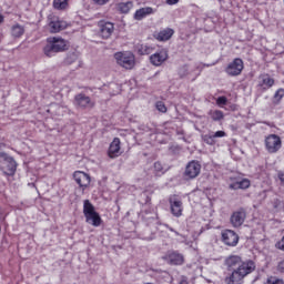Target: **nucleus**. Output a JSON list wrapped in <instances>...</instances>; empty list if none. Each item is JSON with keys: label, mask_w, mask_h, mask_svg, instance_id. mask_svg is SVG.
Returning <instances> with one entry per match:
<instances>
[{"label": "nucleus", "mask_w": 284, "mask_h": 284, "mask_svg": "<svg viewBox=\"0 0 284 284\" xmlns=\"http://www.w3.org/2000/svg\"><path fill=\"white\" fill-rule=\"evenodd\" d=\"M99 36L101 39H110L114 33V23L105 20H100L98 22Z\"/></svg>", "instance_id": "obj_12"}, {"label": "nucleus", "mask_w": 284, "mask_h": 284, "mask_svg": "<svg viewBox=\"0 0 284 284\" xmlns=\"http://www.w3.org/2000/svg\"><path fill=\"white\" fill-rule=\"evenodd\" d=\"M132 8H134V2H132V1L119 2L115 6V10L120 14H129V12H130V10H132Z\"/></svg>", "instance_id": "obj_22"}, {"label": "nucleus", "mask_w": 284, "mask_h": 284, "mask_svg": "<svg viewBox=\"0 0 284 284\" xmlns=\"http://www.w3.org/2000/svg\"><path fill=\"white\" fill-rule=\"evenodd\" d=\"M277 247V250H282V252H284V236L282 237L281 241H278L275 245Z\"/></svg>", "instance_id": "obj_36"}, {"label": "nucleus", "mask_w": 284, "mask_h": 284, "mask_svg": "<svg viewBox=\"0 0 284 284\" xmlns=\"http://www.w3.org/2000/svg\"><path fill=\"white\" fill-rule=\"evenodd\" d=\"M225 266L227 272H231L225 278L227 284H243V278L256 270L254 261L247 260L243 262L239 255H230L226 257Z\"/></svg>", "instance_id": "obj_1"}, {"label": "nucleus", "mask_w": 284, "mask_h": 284, "mask_svg": "<svg viewBox=\"0 0 284 284\" xmlns=\"http://www.w3.org/2000/svg\"><path fill=\"white\" fill-rule=\"evenodd\" d=\"M274 83L276 81L274 78L270 75V73H262L258 75V88H262V90H270V88H274Z\"/></svg>", "instance_id": "obj_17"}, {"label": "nucleus", "mask_w": 284, "mask_h": 284, "mask_svg": "<svg viewBox=\"0 0 284 284\" xmlns=\"http://www.w3.org/2000/svg\"><path fill=\"white\" fill-rule=\"evenodd\" d=\"M154 170L155 172H163V164H161V162H155Z\"/></svg>", "instance_id": "obj_35"}, {"label": "nucleus", "mask_w": 284, "mask_h": 284, "mask_svg": "<svg viewBox=\"0 0 284 284\" xmlns=\"http://www.w3.org/2000/svg\"><path fill=\"white\" fill-rule=\"evenodd\" d=\"M166 3H169V6H176V3H179V0H166Z\"/></svg>", "instance_id": "obj_39"}, {"label": "nucleus", "mask_w": 284, "mask_h": 284, "mask_svg": "<svg viewBox=\"0 0 284 284\" xmlns=\"http://www.w3.org/2000/svg\"><path fill=\"white\" fill-rule=\"evenodd\" d=\"M70 0H53V8L55 10H65Z\"/></svg>", "instance_id": "obj_27"}, {"label": "nucleus", "mask_w": 284, "mask_h": 284, "mask_svg": "<svg viewBox=\"0 0 284 284\" xmlns=\"http://www.w3.org/2000/svg\"><path fill=\"white\" fill-rule=\"evenodd\" d=\"M216 105H219V108H223V105H227V98L225 95L219 97L216 99Z\"/></svg>", "instance_id": "obj_32"}, {"label": "nucleus", "mask_w": 284, "mask_h": 284, "mask_svg": "<svg viewBox=\"0 0 284 284\" xmlns=\"http://www.w3.org/2000/svg\"><path fill=\"white\" fill-rule=\"evenodd\" d=\"M214 139H223V136H227V133H225V131H216L213 134Z\"/></svg>", "instance_id": "obj_34"}, {"label": "nucleus", "mask_w": 284, "mask_h": 284, "mask_svg": "<svg viewBox=\"0 0 284 284\" xmlns=\"http://www.w3.org/2000/svg\"><path fill=\"white\" fill-rule=\"evenodd\" d=\"M201 174V163L199 161H191L187 163L185 171H184V176L186 179H196Z\"/></svg>", "instance_id": "obj_15"}, {"label": "nucleus", "mask_w": 284, "mask_h": 284, "mask_svg": "<svg viewBox=\"0 0 284 284\" xmlns=\"http://www.w3.org/2000/svg\"><path fill=\"white\" fill-rule=\"evenodd\" d=\"M284 99V89L280 88L275 91L272 100H271V106L276 108V105H281V102Z\"/></svg>", "instance_id": "obj_24"}, {"label": "nucleus", "mask_w": 284, "mask_h": 284, "mask_svg": "<svg viewBox=\"0 0 284 284\" xmlns=\"http://www.w3.org/2000/svg\"><path fill=\"white\" fill-rule=\"evenodd\" d=\"M209 114L213 121H222V119L224 116L223 111H221V110L210 111Z\"/></svg>", "instance_id": "obj_28"}, {"label": "nucleus", "mask_w": 284, "mask_h": 284, "mask_svg": "<svg viewBox=\"0 0 284 284\" xmlns=\"http://www.w3.org/2000/svg\"><path fill=\"white\" fill-rule=\"evenodd\" d=\"M83 214L87 223L93 225V227H100L103 220L99 212L94 210V205L90 203V200L83 201Z\"/></svg>", "instance_id": "obj_3"}, {"label": "nucleus", "mask_w": 284, "mask_h": 284, "mask_svg": "<svg viewBox=\"0 0 284 284\" xmlns=\"http://www.w3.org/2000/svg\"><path fill=\"white\" fill-rule=\"evenodd\" d=\"M108 156L109 159H118V156H121V139H113L109 145Z\"/></svg>", "instance_id": "obj_16"}, {"label": "nucleus", "mask_w": 284, "mask_h": 284, "mask_svg": "<svg viewBox=\"0 0 284 284\" xmlns=\"http://www.w3.org/2000/svg\"><path fill=\"white\" fill-rule=\"evenodd\" d=\"M114 59L118 65L124 70H133V68L136 65V57H134V53L130 51L116 52L114 53Z\"/></svg>", "instance_id": "obj_4"}, {"label": "nucleus", "mask_w": 284, "mask_h": 284, "mask_svg": "<svg viewBox=\"0 0 284 284\" xmlns=\"http://www.w3.org/2000/svg\"><path fill=\"white\" fill-rule=\"evenodd\" d=\"M150 14H154V9L152 7H144L134 12L133 19H135V21H143V19L150 17Z\"/></svg>", "instance_id": "obj_19"}, {"label": "nucleus", "mask_w": 284, "mask_h": 284, "mask_svg": "<svg viewBox=\"0 0 284 284\" xmlns=\"http://www.w3.org/2000/svg\"><path fill=\"white\" fill-rule=\"evenodd\" d=\"M162 258L163 261L169 263V265H183V263H185V258L183 257V254L176 251H168Z\"/></svg>", "instance_id": "obj_14"}, {"label": "nucleus", "mask_w": 284, "mask_h": 284, "mask_svg": "<svg viewBox=\"0 0 284 284\" xmlns=\"http://www.w3.org/2000/svg\"><path fill=\"white\" fill-rule=\"evenodd\" d=\"M23 34H26V27L16 23L11 27V37L13 39H21V37H23Z\"/></svg>", "instance_id": "obj_23"}, {"label": "nucleus", "mask_w": 284, "mask_h": 284, "mask_svg": "<svg viewBox=\"0 0 284 284\" xmlns=\"http://www.w3.org/2000/svg\"><path fill=\"white\" fill-rule=\"evenodd\" d=\"M281 205H283V202H281V200H275L273 203V207L275 210H278V207H281Z\"/></svg>", "instance_id": "obj_37"}, {"label": "nucleus", "mask_w": 284, "mask_h": 284, "mask_svg": "<svg viewBox=\"0 0 284 284\" xmlns=\"http://www.w3.org/2000/svg\"><path fill=\"white\" fill-rule=\"evenodd\" d=\"M172 37H174V30L170 28L163 29L154 33V38L156 39V41H170Z\"/></svg>", "instance_id": "obj_20"}, {"label": "nucleus", "mask_w": 284, "mask_h": 284, "mask_svg": "<svg viewBox=\"0 0 284 284\" xmlns=\"http://www.w3.org/2000/svg\"><path fill=\"white\" fill-rule=\"evenodd\" d=\"M14 172H17V162L10 159L7 161L6 166L3 168V173L7 176H14Z\"/></svg>", "instance_id": "obj_25"}, {"label": "nucleus", "mask_w": 284, "mask_h": 284, "mask_svg": "<svg viewBox=\"0 0 284 284\" xmlns=\"http://www.w3.org/2000/svg\"><path fill=\"white\" fill-rule=\"evenodd\" d=\"M265 148L270 154H276L281 148H283V141L281 136L276 134H270L265 138Z\"/></svg>", "instance_id": "obj_6"}, {"label": "nucleus", "mask_w": 284, "mask_h": 284, "mask_svg": "<svg viewBox=\"0 0 284 284\" xmlns=\"http://www.w3.org/2000/svg\"><path fill=\"white\" fill-rule=\"evenodd\" d=\"M180 284H190V282H187V277L182 276L180 280Z\"/></svg>", "instance_id": "obj_40"}, {"label": "nucleus", "mask_w": 284, "mask_h": 284, "mask_svg": "<svg viewBox=\"0 0 284 284\" xmlns=\"http://www.w3.org/2000/svg\"><path fill=\"white\" fill-rule=\"evenodd\" d=\"M247 219V211L244 207H240L231 214L230 223L232 227H241Z\"/></svg>", "instance_id": "obj_11"}, {"label": "nucleus", "mask_w": 284, "mask_h": 284, "mask_svg": "<svg viewBox=\"0 0 284 284\" xmlns=\"http://www.w3.org/2000/svg\"><path fill=\"white\" fill-rule=\"evenodd\" d=\"M110 1H112V0H92L94 6H108V3H110Z\"/></svg>", "instance_id": "obj_33"}, {"label": "nucleus", "mask_w": 284, "mask_h": 284, "mask_svg": "<svg viewBox=\"0 0 284 284\" xmlns=\"http://www.w3.org/2000/svg\"><path fill=\"white\" fill-rule=\"evenodd\" d=\"M203 141L204 143H206V145H216V140L214 138V134H205L203 136Z\"/></svg>", "instance_id": "obj_29"}, {"label": "nucleus", "mask_w": 284, "mask_h": 284, "mask_svg": "<svg viewBox=\"0 0 284 284\" xmlns=\"http://www.w3.org/2000/svg\"><path fill=\"white\" fill-rule=\"evenodd\" d=\"M155 108L159 112H162V114H165V112H168V106H165V103L163 101H158L155 103Z\"/></svg>", "instance_id": "obj_31"}, {"label": "nucleus", "mask_w": 284, "mask_h": 284, "mask_svg": "<svg viewBox=\"0 0 284 284\" xmlns=\"http://www.w3.org/2000/svg\"><path fill=\"white\" fill-rule=\"evenodd\" d=\"M3 21H4L3 14H0V23H3Z\"/></svg>", "instance_id": "obj_41"}, {"label": "nucleus", "mask_w": 284, "mask_h": 284, "mask_svg": "<svg viewBox=\"0 0 284 284\" xmlns=\"http://www.w3.org/2000/svg\"><path fill=\"white\" fill-rule=\"evenodd\" d=\"M138 54L145 55V54H152L154 52V47L148 44V43H141L136 45Z\"/></svg>", "instance_id": "obj_26"}, {"label": "nucleus", "mask_w": 284, "mask_h": 284, "mask_svg": "<svg viewBox=\"0 0 284 284\" xmlns=\"http://www.w3.org/2000/svg\"><path fill=\"white\" fill-rule=\"evenodd\" d=\"M168 49H160L155 53L150 55V63L151 65H155V68H159L165 63L169 59Z\"/></svg>", "instance_id": "obj_13"}, {"label": "nucleus", "mask_w": 284, "mask_h": 284, "mask_svg": "<svg viewBox=\"0 0 284 284\" xmlns=\"http://www.w3.org/2000/svg\"><path fill=\"white\" fill-rule=\"evenodd\" d=\"M245 64L243 63V59L235 58L231 63L227 64L225 72L229 74V77H239L241 72H243Z\"/></svg>", "instance_id": "obj_9"}, {"label": "nucleus", "mask_w": 284, "mask_h": 284, "mask_svg": "<svg viewBox=\"0 0 284 284\" xmlns=\"http://www.w3.org/2000/svg\"><path fill=\"white\" fill-rule=\"evenodd\" d=\"M48 28L51 34H57V32H61L68 28V22L61 20L54 14H50L48 17Z\"/></svg>", "instance_id": "obj_5"}, {"label": "nucleus", "mask_w": 284, "mask_h": 284, "mask_svg": "<svg viewBox=\"0 0 284 284\" xmlns=\"http://www.w3.org/2000/svg\"><path fill=\"white\" fill-rule=\"evenodd\" d=\"M221 240L227 247H236L239 245V234L232 230L222 231Z\"/></svg>", "instance_id": "obj_10"}, {"label": "nucleus", "mask_w": 284, "mask_h": 284, "mask_svg": "<svg viewBox=\"0 0 284 284\" xmlns=\"http://www.w3.org/2000/svg\"><path fill=\"white\" fill-rule=\"evenodd\" d=\"M47 43L43 49L45 57H54L57 52H65L68 50V42L62 38H48Z\"/></svg>", "instance_id": "obj_2"}, {"label": "nucleus", "mask_w": 284, "mask_h": 284, "mask_svg": "<svg viewBox=\"0 0 284 284\" xmlns=\"http://www.w3.org/2000/svg\"><path fill=\"white\" fill-rule=\"evenodd\" d=\"M252 185L250 179H242L229 185L230 190H247Z\"/></svg>", "instance_id": "obj_21"}, {"label": "nucleus", "mask_w": 284, "mask_h": 284, "mask_svg": "<svg viewBox=\"0 0 284 284\" xmlns=\"http://www.w3.org/2000/svg\"><path fill=\"white\" fill-rule=\"evenodd\" d=\"M0 232H1V227H0Z\"/></svg>", "instance_id": "obj_42"}, {"label": "nucleus", "mask_w": 284, "mask_h": 284, "mask_svg": "<svg viewBox=\"0 0 284 284\" xmlns=\"http://www.w3.org/2000/svg\"><path fill=\"white\" fill-rule=\"evenodd\" d=\"M73 179L77 185H79V189L82 191V193H84L85 190L90 187V183H92V178L90 176V174L83 171H75L73 173Z\"/></svg>", "instance_id": "obj_7"}, {"label": "nucleus", "mask_w": 284, "mask_h": 284, "mask_svg": "<svg viewBox=\"0 0 284 284\" xmlns=\"http://www.w3.org/2000/svg\"><path fill=\"white\" fill-rule=\"evenodd\" d=\"M264 284H284V281L276 276H270Z\"/></svg>", "instance_id": "obj_30"}, {"label": "nucleus", "mask_w": 284, "mask_h": 284, "mask_svg": "<svg viewBox=\"0 0 284 284\" xmlns=\"http://www.w3.org/2000/svg\"><path fill=\"white\" fill-rule=\"evenodd\" d=\"M74 101L79 108H94V102L83 93L75 95Z\"/></svg>", "instance_id": "obj_18"}, {"label": "nucleus", "mask_w": 284, "mask_h": 284, "mask_svg": "<svg viewBox=\"0 0 284 284\" xmlns=\"http://www.w3.org/2000/svg\"><path fill=\"white\" fill-rule=\"evenodd\" d=\"M277 176L281 181V185H284V172H278Z\"/></svg>", "instance_id": "obj_38"}, {"label": "nucleus", "mask_w": 284, "mask_h": 284, "mask_svg": "<svg viewBox=\"0 0 284 284\" xmlns=\"http://www.w3.org/2000/svg\"><path fill=\"white\" fill-rule=\"evenodd\" d=\"M169 205L171 214L175 216V219H181V216H183V201L179 195H171L169 197Z\"/></svg>", "instance_id": "obj_8"}]
</instances>
